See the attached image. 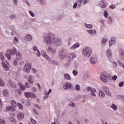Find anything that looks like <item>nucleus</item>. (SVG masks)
Here are the masks:
<instances>
[{
  "label": "nucleus",
  "instance_id": "nucleus-1",
  "mask_svg": "<svg viewBox=\"0 0 124 124\" xmlns=\"http://www.w3.org/2000/svg\"><path fill=\"white\" fill-rule=\"evenodd\" d=\"M43 38L44 42L47 46L54 45V47H59L62 44L61 38L55 37V34L51 32L46 33L43 36Z\"/></svg>",
  "mask_w": 124,
  "mask_h": 124
},
{
  "label": "nucleus",
  "instance_id": "nucleus-2",
  "mask_svg": "<svg viewBox=\"0 0 124 124\" xmlns=\"http://www.w3.org/2000/svg\"><path fill=\"white\" fill-rule=\"evenodd\" d=\"M82 53L86 58H90L93 54V49L89 46L84 47L82 49Z\"/></svg>",
  "mask_w": 124,
  "mask_h": 124
},
{
  "label": "nucleus",
  "instance_id": "nucleus-3",
  "mask_svg": "<svg viewBox=\"0 0 124 124\" xmlns=\"http://www.w3.org/2000/svg\"><path fill=\"white\" fill-rule=\"evenodd\" d=\"M88 3V0H76V2L74 3L73 8H80L82 5H84V4H87Z\"/></svg>",
  "mask_w": 124,
  "mask_h": 124
},
{
  "label": "nucleus",
  "instance_id": "nucleus-4",
  "mask_svg": "<svg viewBox=\"0 0 124 124\" xmlns=\"http://www.w3.org/2000/svg\"><path fill=\"white\" fill-rule=\"evenodd\" d=\"M67 51L65 49H62L59 53V58L60 60H64L67 58L68 55Z\"/></svg>",
  "mask_w": 124,
  "mask_h": 124
},
{
  "label": "nucleus",
  "instance_id": "nucleus-5",
  "mask_svg": "<svg viewBox=\"0 0 124 124\" xmlns=\"http://www.w3.org/2000/svg\"><path fill=\"white\" fill-rule=\"evenodd\" d=\"M16 53H17V49L14 47L11 50H8L5 56L7 58L8 60H10L11 59V55L14 56Z\"/></svg>",
  "mask_w": 124,
  "mask_h": 124
},
{
  "label": "nucleus",
  "instance_id": "nucleus-6",
  "mask_svg": "<svg viewBox=\"0 0 124 124\" xmlns=\"http://www.w3.org/2000/svg\"><path fill=\"white\" fill-rule=\"evenodd\" d=\"M86 90L87 92H90V95L93 97L96 96V94H95V93H96V90L95 89V88L88 87L87 88Z\"/></svg>",
  "mask_w": 124,
  "mask_h": 124
},
{
  "label": "nucleus",
  "instance_id": "nucleus-7",
  "mask_svg": "<svg viewBox=\"0 0 124 124\" xmlns=\"http://www.w3.org/2000/svg\"><path fill=\"white\" fill-rule=\"evenodd\" d=\"M73 87V84L68 82H65L62 85V88L65 91H67V90H71Z\"/></svg>",
  "mask_w": 124,
  "mask_h": 124
},
{
  "label": "nucleus",
  "instance_id": "nucleus-8",
  "mask_svg": "<svg viewBox=\"0 0 124 124\" xmlns=\"http://www.w3.org/2000/svg\"><path fill=\"white\" fill-rule=\"evenodd\" d=\"M100 79L103 82H108V77L106 75V73L103 72L101 73L100 76Z\"/></svg>",
  "mask_w": 124,
  "mask_h": 124
},
{
  "label": "nucleus",
  "instance_id": "nucleus-9",
  "mask_svg": "<svg viewBox=\"0 0 124 124\" xmlns=\"http://www.w3.org/2000/svg\"><path fill=\"white\" fill-rule=\"evenodd\" d=\"M67 57L69 61H72V60H73L74 59H75V58L77 57V55L75 52L69 53H68Z\"/></svg>",
  "mask_w": 124,
  "mask_h": 124
},
{
  "label": "nucleus",
  "instance_id": "nucleus-10",
  "mask_svg": "<svg viewBox=\"0 0 124 124\" xmlns=\"http://www.w3.org/2000/svg\"><path fill=\"white\" fill-rule=\"evenodd\" d=\"M3 68L5 71H8L9 70V64L7 61H6V63L4 62H2Z\"/></svg>",
  "mask_w": 124,
  "mask_h": 124
},
{
  "label": "nucleus",
  "instance_id": "nucleus-11",
  "mask_svg": "<svg viewBox=\"0 0 124 124\" xmlns=\"http://www.w3.org/2000/svg\"><path fill=\"white\" fill-rule=\"evenodd\" d=\"M31 64L30 63H27L25 64L24 67V70L26 72H28V73L31 72Z\"/></svg>",
  "mask_w": 124,
  "mask_h": 124
},
{
  "label": "nucleus",
  "instance_id": "nucleus-12",
  "mask_svg": "<svg viewBox=\"0 0 124 124\" xmlns=\"http://www.w3.org/2000/svg\"><path fill=\"white\" fill-rule=\"evenodd\" d=\"M90 62L92 64H96L97 63V57L96 56H93L90 58Z\"/></svg>",
  "mask_w": 124,
  "mask_h": 124
},
{
  "label": "nucleus",
  "instance_id": "nucleus-13",
  "mask_svg": "<svg viewBox=\"0 0 124 124\" xmlns=\"http://www.w3.org/2000/svg\"><path fill=\"white\" fill-rule=\"evenodd\" d=\"M103 90L105 91V93H106L107 95H108V96H112V93H111L109 89H108V88L106 87H103Z\"/></svg>",
  "mask_w": 124,
  "mask_h": 124
},
{
  "label": "nucleus",
  "instance_id": "nucleus-14",
  "mask_svg": "<svg viewBox=\"0 0 124 124\" xmlns=\"http://www.w3.org/2000/svg\"><path fill=\"white\" fill-rule=\"evenodd\" d=\"M47 52L48 54H56L57 52V49L56 48H52L51 47H48L47 49Z\"/></svg>",
  "mask_w": 124,
  "mask_h": 124
},
{
  "label": "nucleus",
  "instance_id": "nucleus-15",
  "mask_svg": "<svg viewBox=\"0 0 124 124\" xmlns=\"http://www.w3.org/2000/svg\"><path fill=\"white\" fill-rule=\"evenodd\" d=\"M87 32L89 33L90 35H93V36H95L96 35V30L93 29L90 30H87Z\"/></svg>",
  "mask_w": 124,
  "mask_h": 124
},
{
  "label": "nucleus",
  "instance_id": "nucleus-16",
  "mask_svg": "<svg viewBox=\"0 0 124 124\" xmlns=\"http://www.w3.org/2000/svg\"><path fill=\"white\" fill-rule=\"evenodd\" d=\"M99 6L101 8H105V7H106V4L105 3V1L104 0H101L99 2Z\"/></svg>",
  "mask_w": 124,
  "mask_h": 124
},
{
  "label": "nucleus",
  "instance_id": "nucleus-17",
  "mask_svg": "<svg viewBox=\"0 0 124 124\" xmlns=\"http://www.w3.org/2000/svg\"><path fill=\"white\" fill-rule=\"evenodd\" d=\"M115 43H116V38L112 37L111 38L109 42V47H110L111 46H112V45H114V44H115Z\"/></svg>",
  "mask_w": 124,
  "mask_h": 124
},
{
  "label": "nucleus",
  "instance_id": "nucleus-18",
  "mask_svg": "<svg viewBox=\"0 0 124 124\" xmlns=\"http://www.w3.org/2000/svg\"><path fill=\"white\" fill-rule=\"evenodd\" d=\"M79 47H80V44L77 43L72 46L70 47V49L71 50H75V49H77V48H79Z\"/></svg>",
  "mask_w": 124,
  "mask_h": 124
},
{
  "label": "nucleus",
  "instance_id": "nucleus-19",
  "mask_svg": "<svg viewBox=\"0 0 124 124\" xmlns=\"http://www.w3.org/2000/svg\"><path fill=\"white\" fill-rule=\"evenodd\" d=\"M24 39L26 41H31V39H32V37L31 35H27L25 36Z\"/></svg>",
  "mask_w": 124,
  "mask_h": 124
},
{
  "label": "nucleus",
  "instance_id": "nucleus-20",
  "mask_svg": "<svg viewBox=\"0 0 124 124\" xmlns=\"http://www.w3.org/2000/svg\"><path fill=\"white\" fill-rule=\"evenodd\" d=\"M28 82H29V83H31V84H33V83H34V80L32 76L31 75L29 76V77H28Z\"/></svg>",
  "mask_w": 124,
  "mask_h": 124
},
{
  "label": "nucleus",
  "instance_id": "nucleus-21",
  "mask_svg": "<svg viewBox=\"0 0 124 124\" xmlns=\"http://www.w3.org/2000/svg\"><path fill=\"white\" fill-rule=\"evenodd\" d=\"M99 96L101 98H104V97H105V93H104V92L102 90H100L99 92Z\"/></svg>",
  "mask_w": 124,
  "mask_h": 124
},
{
  "label": "nucleus",
  "instance_id": "nucleus-22",
  "mask_svg": "<svg viewBox=\"0 0 124 124\" xmlns=\"http://www.w3.org/2000/svg\"><path fill=\"white\" fill-rule=\"evenodd\" d=\"M107 56L110 59L112 58V51L110 49H108L107 50Z\"/></svg>",
  "mask_w": 124,
  "mask_h": 124
},
{
  "label": "nucleus",
  "instance_id": "nucleus-23",
  "mask_svg": "<svg viewBox=\"0 0 124 124\" xmlns=\"http://www.w3.org/2000/svg\"><path fill=\"white\" fill-rule=\"evenodd\" d=\"M88 79H90V75L87 74L83 75L82 78V80L83 81H87V80H88Z\"/></svg>",
  "mask_w": 124,
  "mask_h": 124
},
{
  "label": "nucleus",
  "instance_id": "nucleus-24",
  "mask_svg": "<svg viewBox=\"0 0 124 124\" xmlns=\"http://www.w3.org/2000/svg\"><path fill=\"white\" fill-rule=\"evenodd\" d=\"M10 110H12L13 112H14L16 111V109L15 108H13L12 106H9L6 108V112H8V111H10Z\"/></svg>",
  "mask_w": 124,
  "mask_h": 124
},
{
  "label": "nucleus",
  "instance_id": "nucleus-25",
  "mask_svg": "<svg viewBox=\"0 0 124 124\" xmlns=\"http://www.w3.org/2000/svg\"><path fill=\"white\" fill-rule=\"evenodd\" d=\"M64 78L65 80H71V77H70V75L68 74H64Z\"/></svg>",
  "mask_w": 124,
  "mask_h": 124
},
{
  "label": "nucleus",
  "instance_id": "nucleus-26",
  "mask_svg": "<svg viewBox=\"0 0 124 124\" xmlns=\"http://www.w3.org/2000/svg\"><path fill=\"white\" fill-rule=\"evenodd\" d=\"M119 56L121 58H124V51L123 49H119Z\"/></svg>",
  "mask_w": 124,
  "mask_h": 124
},
{
  "label": "nucleus",
  "instance_id": "nucleus-27",
  "mask_svg": "<svg viewBox=\"0 0 124 124\" xmlns=\"http://www.w3.org/2000/svg\"><path fill=\"white\" fill-rule=\"evenodd\" d=\"M16 60H18V61H20V60H21V59H22V56L21 55V53H20L19 52H18L16 53Z\"/></svg>",
  "mask_w": 124,
  "mask_h": 124
},
{
  "label": "nucleus",
  "instance_id": "nucleus-28",
  "mask_svg": "<svg viewBox=\"0 0 124 124\" xmlns=\"http://www.w3.org/2000/svg\"><path fill=\"white\" fill-rule=\"evenodd\" d=\"M3 94L5 96H9V92H8L7 89H5L3 91Z\"/></svg>",
  "mask_w": 124,
  "mask_h": 124
},
{
  "label": "nucleus",
  "instance_id": "nucleus-29",
  "mask_svg": "<svg viewBox=\"0 0 124 124\" xmlns=\"http://www.w3.org/2000/svg\"><path fill=\"white\" fill-rule=\"evenodd\" d=\"M11 104L13 107H14L15 108H16V106H17V102L14 100H12L11 101Z\"/></svg>",
  "mask_w": 124,
  "mask_h": 124
},
{
  "label": "nucleus",
  "instance_id": "nucleus-30",
  "mask_svg": "<svg viewBox=\"0 0 124 124\" xmlns=\"http://www.w3.org/2000/svg\"><path fill=\"white\" fill-rule=\"evenodd\" d=\"M110 108L113 109V110L114 111H117V110H118V106H117V105H116L115 104H112L110 107Z\"/></svg>",
  "mask_w": 124,
  "mask_h": 124
},
{
  "label": "nucleus",
  "instance_id": "nucleus-31",
  "mask_svg": "<svg viewBox=\"0 0 124 124\" xmlns=\"http://www.w3.org/2000/svg\"><path fill=\"white\" fill-rule=\"evenodd\" d=\"M17 118L18 120H22V119H24V114L21 113H18L17 114Z\"/></svg>",
  "mask_w": 124,
  "mask_h": 124
},
{
  "label": "nucleus",
  "instance_id": "nucleus-32",
  "mask_svg": "<svg viewBox=\"0 0 124 124\" xmlns=\"http://www.w3.org/2000/svg\"><path fill=\"white\" fill-rule=\"evenodd\" d=\"M107 42V40L106 38H103L102 39L101 45L102 46H105Z\"/></svg>",
  "mask_w": 124,
  "mask_h": 124
},
{
  "label": "nucleus",
  "instance_id": "nucleus-33",
  "mask_svg": "<svg viewBox=\"0 0 124 124\" xmlns=\"http://www.w3.org/2000/svg\"><path fill=\"white\" fill-rule=\"evenodd\" d=\"M73 39H72V38L71 37H70L68 39L67 43H68V46H70V45H71V44L73 42Z\"/></svg>",
  "mask_w": 124,
  "mask_h": 124
},
{
  "label": "nucleus",
  "instance_id": "nucleus-34",
  "mask_svg": "<svg viewBox=\"0 0 124 124\" xmlns=\"http://www.w3.org/2000/svg\"><path fill=\"white\" fill-rule=\"evenodd\" d=\"M37 1H38L41 5H44L46 4V0H37Z\"/></svg>",
  "mask_w": 124,
  "mask_h": 124
},
{
  "label": "nucleus",
  "instance_id": "nucleus-35",
  "mask_svg": "<svg viewBox=\"0 0 124 124\" xmlns=\"http://www.w3.org/2000/svg\"><path fill=\"white\" fill-rule=\"evenodd\" d=\"M15 93L16 94H17L18 95H21L22 94V92H21L20 90H16Z\"/></svg>",
  "mask_w": 124,
  "mask_h": 124
},
{
  "label": "nucleus",
  "instance_id": "nucleus-36",
  "mask_svg": "<svg viewBox=\"0 0 124 124\" xmlns=\"http://www.w3.org/2000/svg\"><path fill=\"white\" fill-rule=\"evenodd\" d=\"M52 93V89H49L48 92L45 91V93H46V97H49V94Z\"/></svg>",
  "mask_w": 124,
  "mask_h": 124
},
{
  "label": "nucleus",
  "instance_id": "nucleus-37",
  "mask_svg": "<svg viewBox=\"0 0 124 124\" xmlns=\"http://www.w3.org/2000/svg\"><path fill=\"white\" fill-rule=\"evenodd\" d=\"M84 25L85 27L87 28V29H92L93 28V25L92 24H88L87 23H85Z\"/></svg>",
  "mask_w": 124,
  "mask_h": 124
},
{
  "label": "nucleus",
  "instance_id": "nucleus-38",
  "mask_svg": "<svg viewBox=\"0 0 124 124\" xmlns=\"http://www.w3.org/2000/svg\"><path fill=\"white\" fill-rule=\"evenodd\" d=\"M10 86L13 89H16V88H17V86L16 84H15V83L10 82Z\"/></svg>",
  "mask_w": 124,
  "mask_h": 124
},
{
  "label": "nucleus",
  "instance_id": "nucleus-39",
  "mask_svg": "<svg viewBox=\"0 0 124 124\" xmlns=\"http://www.w3.org/2000/svg\"><path fill=\"white\" fill-rule=\"evenodd\" d=\"M5 85L4 81H3L2 79L0 78V86H1V87H3Z\"/></svg>",
  "mask_w": 124,
  "mask_h": 124
},
{
  "label": "nucleus",
  "instance_id": "nucleus-40",
  "mask_svg": "<svg viewBox=\"0 0 124 124\" xmlns=\"http://www.w3.org/2000/svg\"><path fill=\"white\" fill-rule=\"evenodd\" d=\"M104 16L105 18H108V12L107 11H105L104 12Z\"/></svg>",
  "mask_w": 124,
  "mask_h": 124
},
{
  "label": "nucleus",
  "instance_id": "nucleus-41",
  "mask_svg": "<svg viewBox=\"0 0 124 124\" xmlns=\"http://www.w3.org/2000/svg\"><path fill=\"white\" fill-rule=\"evenodd\" d=\"M24 95L26 97L28 98L31 97V93H24Z\"/></svg>",
  "mask_w": 124,
  "mask_h": 124
},
{
  "label": "nucleus",
  "instance_id": "nucleus-42",
  "mask_svg": "<svg viewBox=\"0 0 124 124\" xmlns=\"http://www.w3.org/2000/svg\"><path fill=\"white\" fill-rule=\"evenodd\" d=\"M112 65L113 68H117V67H118V64L116 62H113Z\"/></svg>",
  "mask_w": 124,
  "mask_h": 124
},
{
  "label": "nucleus",
  "instance_id": "nucleus-43",
  "mask_svg": "<svg viewBox=\"0 0 124 124\" xmlns=\"http://www.w3.org/2000/svg\"><path fill=\"white\" fill-rule=\"evenodd\" d=\"M32 49L34 52H38V51H39L38 50V48H37V46H33Z\"/></svg>",
  "mask_w": 124,
  "mask_h": 124
},
{
  "label": "nucleus",
  "instance_id": "nucleus-44",
  "mask_svg": "<svg viewBox=\"0 0 124 124\" xmlns=\"http://www.w3.org/2000/svg\"><path fill=\"white\" fill-rule=\"evenodd\" d=\"M9 120L12 123H15V122H16V120L13 117H10L9 118Z\"/></svg>",
  "mask_w": 124,
  "mask_h": 124
},
{
  "label": "nucleus",
  "instance_id": "nucleus-45",
  "mask_svg": "<svg viewBox=\"0 0 124 124\" xmlns=\"http://www.w3.org/2000/svg\"><path fill=\"white\" fill-rule=\"evenodd\" d=\"M10 19L11 20H13V19H16V16L15 15H12L10 16Z\"/></svg>",
  "mask_w": 124,
  "mask_h": 124
},
{
  "label": "nucleus",
  "instance_id": "nucleus-46",
  "mask_svg": "<svg viewBox=\"0 0 124 124\" xmlns=\"http://www.w3.org/2000/svg\"><path fill=\"white\" fill-rule=\"evenodd\" d=\"M73 74H74V76H77L78 75V71L76 70H74L73 71Z\"/></svg>",
  "mask_w": 124,
  "mask_h": 124
},
{
  "label": "nucleus",
  "instance_id": "nucleus-47",
  "mask_svg": "<svg viewBox=\"0 0 124 124\" xmlns=\"http://www.w3.org/2000/svg\"><path fill=\"white\" fill-rule=\"evenodd\" d=\"M19 42V41L18 40V38L17 37H14V43L17 44Z\"/></svg>",
  "mask_w": 124,
  "mask_h": 124
},
{
  "label": "nucleus",
  "instance_id": "nucleus-48",
  "mask_svg": "<svg viewBox=\"0 0 124 124\" xmlns=\"http://www.w3.org/2000/svg\"><path fill=\"white\" fill-rule=\"evenodd\" d=\"M68 106H70V107H75V103H71L68 104Z\"/></svg>",
  "mask_w": 124,
  "mask_h": 124
},
{
  "label": "nucleus",
  "instance_id": "nucleus-49",
  "mask_svg": "<svg viewBox=\"0 0 124 124\" xmlns=\"http://www.w3.org/2000/svg\"><path fill=\"white\" fill-rule=\"evenodd\" d=\"M30 97H34V98H35L36 95L33 93H30Z\"/></svg>",
  "mask_w": 124,
  "mask_h": 124
},
{
  "label": "nucleus",
  "instance_id": "nucleus-50",
  "mask_svg": "<svg viewBox=\"0 0 124 124\" xmlns=\"http://www.w3.org/2000/svg\"><path fill=\"white\" fill-rule=\"evenodd\" d=\"M108 23H112V22H113V17H111V16H109L108 17Z\"/></svg>",
  "mask_w": 124,
  "mask_h": 124
},
{
  "label": "nucleus",
  "instance_id": "nucleus-51",
  "mask_svg": "<svg viewBox=\"0 0 124 124\" xmlns=\"http://www.w3.org/2000/svg\"><path fill=\"white\" fill-rule=\"evenodd\" d=\"M124 81H121L119 83V87L120 88H122V87H124Z\"/></svg>",
  "mask_w": 124,
  "mask_h": 124
},
{
  "label": "nucleus",
  "instance_id": "nucleus-52",
  "mask_svg": "<svg viewBox=\"0 0 124 124\" xmlns=\"http://www.w3.org/2000/svg\"><path fill=\"white\" fill-rule=\"evenodd\" d=\"M0 124H6V123L3 119H0Z\"/></svg>",
  "mask_w": 124,
  "mask_h": 124
},
{
  "label": "nucleus",
  "instance_id": "nucleus-53",
  "mask_svg": "<svg viewBox=\"0 0 124 124\" xmlns=\"http://www.w3.org/2000/svg\"><path fill=\"white\" fill-rule=\"evenodd\" d=\"M76 91H80V85L79 84L76 86Z\"/></svg>",
  "mask_w": 124,
  "mask_h": 124
},
{
  "label": "nucleus",
  "instance_id": "nucleus-54",
  "mask_svg": "<svg viewBox=\"0 0 124 124\" xmlns=\"http://www.w3.org/2000/svg\"><path fill=\"white\" fill-rule=\"evenodd\" d=\"M18 108H19V109H20V110H22V109H23V105H22V104H18Z\"/></svg>",
  "mask_w": 124,
  "mask_h": 124
},
{
  "label": "nucleus",
  "instance_id": "nucleus-55",
  "mask_svg": "<svg viewBox=\"0 0 124 124\" xmlns=\"http://www.w3.org/2000/svg\"><path fill=\"white\" fill-rule=\"evenodd\" d=\"M20 88L21 91H25L26 90V87L24 86V85L21 86H20Z\"/></svg>",
  "mask_w": 124,
  "mask_h": 124
},
{
  "label": "nucleus",
  "instance_id": "nucleus-56",
  "mask_svg": "<svg viewBox=\"0 0 124 124\" xmlns=\"http://www.w3.org/2000/svg\"><path fill=\"white\" fill-rule=\"evenodd\" d=\"M42 55L43 57H44V58L47 56V54H46V52L45 51H43L42 53Z\"/></svg>",
  "mask_w": 124,
  "mask_h": 124
},
{
  "label": "nucleus",
  "instance_id": "nucleus-57",
  "mask_svg": "<svg viewBox=\"0 0 124 124\" xmlns=\"http://www.w3.org/2000/svg\"><path fill=\"white\" fill-rule=\"evenodd\" d=\"M29 13L31 17H34V13L31 11H29Z\"/></svg>",
  "mask_w": 124,
  "mask_h": 124
},
{
  "label": "nucleus",
  "instance_id": "nucleus-58",
  "mask_svg": "<svg viewBox=\"0 0 124 124\" xmlns=\"http://www.w3.org/2000/svg\"><path fill=\"white\" fill-rule=\"evenodd\" d=\"M118 78V77L117 76L114 75L113 77H112V80H114V81H116L117 79Z\"/></svg>",
  "mask_w": 124,
  "mask_h": 124
},
{
  "label": "nucleus",
  "instance_id": "nucleus-59",
  "mask_svg": "<svg viewBox=\"0 0 124 124\" xmlns=\"http://www.w3.org/2000/svg\"><path fill=\"white\" fill-rule=\"evenodd\" d=\"M32 92H33V93H35V92H37V89H36V88L35 87H32Z\"/></svg>",
  "mask_w": 124,
  "mask_h": 124
},
{
  "label": "nucleus",
  "instance_id": "nucleus-60",
  "mask_svg": "<svg viewBox=\"0 0 124 124\" xmlns=\"http://www.w3.org/2000/svg\"><path fill=\"white\" fill-rule=\"evenodd\" d=\"M0 59H1L2 62H4V57H3V55H2V54L0 55Z\"/></svg>",
  "mask_w": 124,
  "mask_h": 124
},
{
  "label": "nucleus",
  "instance_id": "nucleus-61",
  "mask_svg": "<svg viewBox=\"0 0 124 124\" xmlns=\"http://www.w3.org/2000/svg\"><path fill=\"white\" fill-rule=\"evenodd\" d=\"M13 2H14L15 5H18V0H13Z\"/></svg>",
  "mask_w": 124,
  "mask_h": 124
},
{
  "label": "nucleus",
  "instance_id": "nucleus-62",
  "mask_svg": "<svg viewBox=\"0 0 124 124\" xmlns=\"http://www.w3.org/2000/svg\"><path fill=\"white\" fill-rule=\"evenodd\" d=\"M45 58H46V60L48 61V62H51V58H50L47 55Z\"/></svg>",
  "mask_w": 124,
  "mask_h": 124
},
{
  "label": "nucleus",
  "instance_id": "nucleus-63",
  "mask_svg": "<svg viewBox=\"0 0 124 124\" xmlns=\"http://www.w3.org/2000/svg\"><path fill=\"white\" fill-rule=\"evenodd\" d=\"M109 8L111 9H115V8H116V6H115V5H112L109 6Z\"/></svg>",
  "mask_w": 124,
  "mask_h": 124
},
{
  "label": "nucleus",
  "instance_id": "nucleus-64",
  "mask_svg": "<svg viewBox=\"0 0 124 124\" xmlns=\"http://www.w3.org/2000/svg\"><path fill=\"white\" fill-rule=\"evenodd\" d=\"M31 122L32 124H36V121L33 120V119H31Z\"/></svg>",
  "mask_w": 124,
  "mask_h": 124
}]
</instances>
